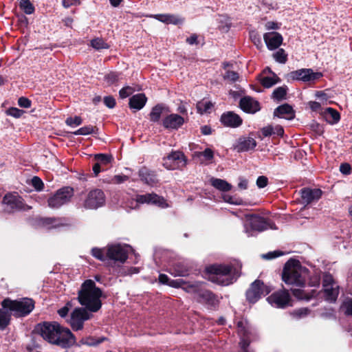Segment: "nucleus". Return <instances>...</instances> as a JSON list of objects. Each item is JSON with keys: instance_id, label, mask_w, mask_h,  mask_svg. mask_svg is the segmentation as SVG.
<instances>
[{"instance_id": "f257e3e1", "label": "nucleus", "mask_w": 352, "mask_h": 352, "mask_svg": "<svg viewBox=\"0 0 352 352\" xmlns=\"http://www.w3.org/2000/svg\"><path fill=\"white\" fill-rule=\"evenodd\" d=\"M35 331L49 343L58 345L62 348H68L76 342L74 336L70 330L60 326L58 322H43L38 324Z\"/></svg>"}, {"instance_id": "f03ea898", "label": "nucleus", "mask_w": 352, "mask_h": 352, "mask_svg": "<svg viewBox=\"0 0 352 352\" xmlns=\"http://www.w3.org/2000/svg\"><path fill=\"white\" fill-rule=\"evenodd\" d=\"M102 292L97 287L94 280H86L81 285L78 293V300L80 304L91 312L98 311L102 306L100 298Z\"/></svg>"}, {"instance_id": "7ed1b4c3", "label": "nucleus", "mask_w": 352, "mask_h": 352, "mask_svg": "<svg viewBox=\"0 0 352 352\" xmlns=\"http://www.w3.org/2000/svg\"><path fill=\"white\" fill-rule=\"evenodd\" d=\"M303 271L304 269L298 261L290 259L285 265L282 279L287 285L302 287L305 283L302 275Z\"/></svg>"}, {"instance_id": "20e7f679", "label": "nucleus", "mask_w": 352, "mask_h": 352, "mask_svg": "<svg viewBox=\"0 0 352 352\" xmlns=\"http://www.w3.org/2000/svg\"><path fill=\"white\" fill-rule=\"evenodd\" d=\"M210 274L209 279L219 285H228L233 281L232 268L230 265H212L207 267Z\"/></svg>"}, {"instance_id": "39448f33", "label": "nucleus", "mask_w": 352, "mask_h": 352, "mask_svg": "<svg viewBox=\"0 0 352 352\" xmlns=\"http://www.w3.org/2000/svg\"><path fill=\"white\" fill-rule=\"evenodd\" d=\"M1 306L17 316L29 314L34 307V302L30 298H23L19 300L6 298L1 302Z\"/></svg>"}, {"instance_id": "423d86ee", "label": "nucleus", "mask_w": 352, "mask_h": 352, "mask_svg": "<svg viewBox=\"0 0 352 352\" xmlns=\"http://www.w3.org/2000/svg\"><path fill=\"white\" fill-rule=\"evenodd\" d=\"M131 247L120 244L108 245L105 248V253L107 258L115 262L124 263L127 259Z\"/></svg>"}, {"instance_id": "0eeeda50", "label": "nucleus", "mask_w": 352, "mask_h": 352, "mask_svg": "<svg viewBox=\"0 0 352 352\" xmlns=\"http://www.w3.org/2000/svg\"><path fill=\"white\" fill-rule=\"evenodd\" d=\"M74 195L73 188L64 187L58 190L48 200V206L52 208H58L68 203Z\"/></svg>"}, {"instance_id": "6e6552de", "label": "nucleus", "mask_w": 352, "mask_h": 352, "mask_svg": "<svg viewBox=\"0 0 352 352\" xmlns=\"http://www.w3.org/2000/svg\"><path fill=\"white\" fill-rule=\"evenodd\" d=\"M245 219V227L246 229V232H248V226H250L252 230H256L258 232H262L268 228L276 229L275 226L272 224H270L265 219L257 214H246L244 216Z\"/></svg>"}, {"instance_id": "1a4fd4ad", "label": "nucleus", "mask_w": 352, "mask_h": 352, "mask_svg": "<svg viewBox=\"0 0 352 352\" xmlns=\"http://www.w3.org/2000/svg\"><path fill=\"white\" fill-rule=\"evenodd\" d=\"M106 197L101 189L91 190L84 201V207L87 209H97L104 205Z\"/></svg>"}, {"instance_id": "9d476101", "label": "nucleus", "mask_w": 352, "mask_h": 352, "mask_svg": "<svg viewBox=\"0 0 352 352\" xmlns=\"http://www.w3.org/2000/svg\"><path fill=\"white\" fill-rule=\"evenodd\" d=\"M186 165V157L180 151H173L163 158V166L168 170L181 169Z\"/></svg>"}, {"instance_id": "9b49d317", "label": "nucleus", "mask_w": 352, "mask_h": 352, "mask_svg": "<svg viewBox=\"0 0 352 352\" xmlns=\"http://www.w3.org/2000/svg\"><path fill=\"white\" fill-rule=\"evenodd\" d=\"M86 308H76L71 314L69 324L74 331L80 330L85 320L91 318L92 314Z\"/></svg>"}, {"instance_id": "f8f14e48", "label": "nucleus", "mask_w": 352, "mask_h": 352, "mask_svg": "<svg viewBox=\"0 0 352 352\" xmlns=\"http://www.w3.org/2000/svg\"><path fill=\"white\" fill-rule=\"evenodd\" d=\"M322 285L325 298L329 301H335L339 294V287L330 274H324Z\"/></svg>"}, {"instance_id": "ddd939ff", "label": "nucleus", "mask_w": 352, "mask_h": 352, "mask_svg": "<svg viewBox=\"0 0 352 352\" xmlns=\"http://www.w3.org/2000/svg\"><path fill=\"white\" fill-rule=\"evenodd\" d=\"M270 292V289L264 285L263 282L256 280L252 283L250 287L247 291L246 297L250 302L254 303L262 295H267Z\"/></svg>"}, {"instance_id": "4468645a", "label": "nucleus", "mask_w": 352, "mask_h": 352, "mask_svg": "<svg viewBox=\"0 0 352 352\" xmlns=\"http://www.w3.org/2000/svg\"><path fill=\"white\" fill-rule=\"evenodd\" d=\"M289 76L292 80L311 82L319 79L322 74L320 72H314L311 69H300L292 72Z\"/></svg>"}, {"instance_id": "2eb2a0df", "label": "nucleus", "mask_w": 352, "mask_h": 352, "mask_svg": "<svg viewBox=\"0 0 352 352\" xmlns=\"http://www.w3.org/2000/svg\"><path fill=\"white\" fill-rule=\"evenodd\" d=\"M5 205L4 210L8 212H12L24 208L21 198L16 194H8L3 199Z\"/></svg>"}, {"instance_id": "dca6fc26", "label": "nucleus", "mask_w": 352, "mask_h": 352, "mask_svg": "<svg viewBox=\"0 0 352 352\" xmlns=\"http://www.w3.org/2000/svg\"><path fill=\"white\" fill-rule=\"evenodd\" d=\"M290 300V295L287 290L274 292L267 298V301L272 305L283 308L287 305Z\"/></svg>"}, {"instance_id": "f3484780", "label": "nucleus", "mask_w": 352, "mask_h": 352, "mask_svg": "<svg viewBox=\"0 0 352 352\" xmlns=\"http://www.w3.org/2000/svg\"><path fill=\"white\" fill-rule=\"evenodd\" d=\"M170 286L175 288L181 287L188 293L197 294L199 292L201 283L199 282H186L183 279L172 280Z\"/></svg>"}, {"instance_id": "a211bd4d", "label": "nucleus", "mask_w": 352, "mask_h": 352, "mask_svg": "<svg viewBox=\"0 0 352 352\" xmlns=\"http://www.w3.org/2000/svg\"><path fill=\"white\" fill-rule=\"evenodd\" d=\"M138 204H153L158 205L160 207L166 208L168 204L166 203L165 199L155 193H148L146 195H138L136 198Z\"/></svg>"}, {"instance_id": "6ab92c4d", "label": "nucleus", "mask_w": 352, "mask_h": 352, "mask_svg": "<svg viewBox=\"0 0 352 352\" xmlns=\"http://www.w3.org/2000/svg\"><path fill=\"white\" fill-rule=\"evenodd\" d=\"M263 39L268 49L271 50L278 48L283 43L282 36L276 32L265 33Z\"/></svg>"}, {"instance_id": "aec40b11", "label": "nucleus", "mask_w": 352, "mask_h": 352, "mask_svg": "<svg viewBox=\"0 0 352 352\" xmlns=\"http://www.w3.org/2000/svg\"><path fill=\"white\" fill-rule=\"evenodd\" d=\"M222 124L228 127H238L242 124V119L237 114L228 111L223 113L221 117Z\"/></svg>"}, {"instance_id": "412c9836", "label": "nucleus", "mask_w": 352, "mask_h": 352, "mask_svg": "<svg viewBox=\"0 0 352 352\" xmlns=\"http://www.w3.org/2000/svg\"><path fill=\"white\" fill-rule=\"evenodd\" d=\"M184 119L178 114H170L163 120V126L169 129H177L183 125Z\"/></svg>"}, {"instance_id": "4be33fe9", "label": "nucleus", "mask_w": 352, "mask_h": 352, "mask_svg": "<svg viewBox=\"0 0 352 352\" xmlns=\"http://www.w3.org/2000/svg\"><path fill=\"white\" fill-rule=\"evenodd\" d=\"M322 195L321 190L318 188H304L301 190V198L304 203L308 204L318 200Z\"/></svg>"}, {"instance_id": "5701e85b", "label": "nucleus", "mask_w": 352, "mask_h": 352, "mask_svg": "<svg viewBox=\"0 0 352 352\" xmlns=\"http://www.w3.org/2000/svg\"><path fill=\"white\" fill-rule=\"evenodd\" d=\"M241 108L248 113H255L260 109L259 103L251 97H244L240 100Z\"/></svg>"}, {"instance_id": "b1692460", "label": "nucleus", "mask_w": 352, "mask_h": 352, "mask_svg": "<svg viewBox=\"0 0 352 352\" xmlns=\"http://www.w3.org/2000/svg\"><path fill=\"white\" fill-rule=\"evenodd\" d=\"M197 300L201 303H206L210 305H214L217 302L216 296L210 291L202 289L201 287L199 292L197 294Z\"/></svg>"}, {"instance_id": "393cba45", "label": "nucleus", "mask_w": 352, "mask_h": 352, "mask_svg": "<svg viewBox=\"0 0 352 352\" xmlns=\"http://www.w3.org/2000/svg\"><path fill=\"white\" fill-rule=\"evenodd\" d=\"M256 146V142L254 138L250 137L241 138L235 146V149L238 152H244L254 148Z\"/></svg>"}, {"instance_id": "a878e982", "label": "nucleus", "mask_w": 352, "mask_h": 352, "mask_svg": "<svg viewBox=\"0 0 352 352\" xmlns=\"http://www.w3.org/2000/svg\"><path fill=\"white\" fill-rule=\"evenodd\" d=\"M139 175L142 181L151 186L156 184L158 182L155 173L146 167H143L140 170Z\"/></svg>"}, {"instance_id": "bb28decb", "label": "nucleus", "mask_w": 352, "mask_h": 352, "mask_svg": "<svg viewBox=\"0 0 352 352\" xmlns=\"http://www.w3.org/2000/svg\"><path fill=\"white\" fill-rule=\"evenodd\" d=\"M320 114L323 116L324 120L331 124L338 123L340 119L338 111L331 107L321 111Z\"/></svg>"}, {"instance_id": "cd10ccee", "label": "nucleus", "mask_w": 352, "mask_h": 352, "mask_svg": "<svg viewBox=\"0 0 352 352\" xmlns=\"http://www.w3.org/2000/svg\"><path fill=\"white\" fill-rule=\"evenodd\" d=\"M274 116L280 118L292 119L294 117V111L290 105L284 104L274 110Z\"/></svg>"}, {"instance_id": "c85d7f7f", "label": "nucleus", "mask_w": 352, "mask_h": 352, "mask_svg": "<svg viewBox=\"0 0 352 352\" xmlns=\"http://www.w3.org/2000/svg\"><path fill=\"white\" fill-rule=\"evenodd\" d=\"M147 98L144 94H138L129 99V107L131 109L140 110L144 107Z\"/></svg>"}, {"instance_id": "c756f323", "label": "nucleus", "mask_w": 352, "mask_h": 352, "mask_svg": "<svg viewBox=\"0 0 352 352\" xmlns=\"http://www.w3.org/2000/svg\"><path fill=\"white\" fill-rule=\"evenodd\" d=\"M211 184L217 189L225 192L229 191L232 188L229 183L221 179L212 178L211 179Z\"/></svg>"}, {"instance_id": "7c9ffc66", "label": "nucleus", "mask_w": 352, "mask_h": 352, "mask_svg": "<svg viewBox=\"0 0 352 352\" xmlns=\"http://www.w3.org/2000/svg\"><path fill=\"white\" fill-rule=\"evenodd\" d=\"M213 107V104L208 100H203L197 104V111L200 114L209 113Z\"/></svg>"}, {"instance_id": "2f4dec72", "label": "nucleus", "mask_w": 352, "mask_h": 352, "mask_svg": "<svg viewBox=\"0 0 352 352\" xmlns=\"http://www.w3.org/2000/svg\"><path fill=\"white\" fill-rule=\"evenodd\" d=\"M155 18L166 23L178 24L182 22L181 19L171 14H158Z\"/></svg>"}, {"instance_id": "473e14b6", "label": "nucleus", "mask_w": 352, "mask_h": 352, "mask_svg": "<svg viewBox=\"0 0 352 352\" xmlns=\"http://www.w3.org/2000/svg\"><path fill=\"white\" fill-rule=\"evenodd\" d=\"M165 109V107L160 104L155 106L149 114L151 121L154 122L159 121Z\"/></svg>"}, {"instance_id": "72a5a7b5", "label": "nucleus", "mask_w": 352, "mask_h": 352, "mask_svg": "<svg viewBox=\"0 0 352 352\" xmlns=\"http://www.w3.org/2000/svg\"><path fill=\"white\" fill-rule=\"evenodd\" d=\"M272 74V76H264L261 78V84L264 87L270 88L280 81V78L275 74Z\"/></svg>"}, {"instance_id": "f704fd0d", "label": "nucleus", "mask_w": 352, "mask_h": 352, "mask_svg": "<svg viewBox=\"0 0 352 352\" xmlns=\"http://www.w3.org/2000/svg\"><path fill=\"white\" fill-rule=\"evenodd\" d=\"M293 295L300 300H309L312 296H314L315 291L312 290L311 293H307L302 289H292Z\"/></svg>"}, {"instance_id": "c9c22d12", "label": "nucleus", "mask_w": 352, "mask_h": 352, "mask_svg": "<svg viewBox=\"0 0 352 352\" xmlns=\"http://www.w3.org/2000/svg\"><path fill=\"white\" fill-rule=\"evenodd\" d=\"M188 268L182 264H175L170 270V273L175 276H185L188 274Z\"/></svg>"}, {"instance_id": "e433bc0d", "label": "nucleus", "mask_w": 352, "mask_h": 352, "mask_svg": "<svg viewBox=\"0 0 352 352\" xmlns=\"http://www.w3.org/2000/svg\"><path fill=\"white\" fill-rule=\"evenodd\" d=\"M91 46L96 50L109 48V45L102 38L92 39L91 41Z\"/></svg>"}, {"instance_id": "4c0bfd02", "label": "nucleus", "mask_w": 352, "mask_h": 352, "mask_svg": "<svg viewBox=\"0 0 352 352\" xmlns=\"http://www.w3.org/2000/svg\"><path fill=\"white\" fill-rule=\"evenodd\" d=\"M19 6L27 14H31L34 12V7L30 0H21Z\"/></svg>"}, {"instance_id": "58836bf2", "label": "nucleus", "mask_w": 352, "mask_h": 352, "mask_svg": "<svg viewBox=\"0 0 352 352\" xmlns=\"http://www.w3.org/2000/svg\"><path fill=\"white\" fill-rule=\"evenodd\" d=\"M96 131H97V129L96 126L89 125V126H85L80 128L79 129H78L77 131L74 132V134L76 135H85L94 133L96 132Z\"/></svg>"}, {"instance_id": "ea45409f", "label": "nucleus", "mask_w": 352, "mask_h": 352, "mask_svg": "<svg viewBox=\"0 0 352 352\" xmlns=\"http://www.w3.org/2000/svg\"><path fill=\"white\" fill-rule=\"evenodd\" d=\"M94 158L97 162L102 166H105L110 164L112 160L111 155L106 154H96Z\"/></svg>"}, {"instance_id": "a19ab883", "label": "nucleus", "mask_w": 352, "mask_h": 352, "mask_svg": "<svg viewBox=\"0 0 352 352\" xmlns=\"http://www.w3.org/2000/svg\"><path fill=\"white\" fill-rule=\"evenodd\" d=\"M340 309L344 314L352 316V298H346L344 300Z\"/></svg>"}, {"instance_id": "79ce46f5", "label": "nucleus", "mask_w": 352, "mask_h": 352, "mask_svg": "<svg viewBox=\"0 0 352 352\" xmlns=\"http://www.w3.org/2000/svg\"><path fill=\"white\" fill-rule=\"evenodd\" d=\"M287 94V87H279L276 88L272 94V98L274 99L280 100L285 98V96Z\"/></svg>"}, {"instance_id": "37998d69", "label": "nucleus", "mask_w": 352, "mask_h": 352, "mask_svg": "<svg viewBox=\"0 0 352 352\" xmlns=\"http://www.w3.org/2000/svg\"><path fill=\"white\" fill-rule=\"evenodd\" d=\"M10 315L0 309V329H4L10 323Z\"/></svg>"}, {"instance_id": "c03bdc74", "label": "nucleus", "mask_w": 352, "mask_h": 352, "mask_svg": "<svg viewBox=\"0 0 352 352\" xmlns=\"http://www.w3.org/2000/svg\"><path fill=\"white\" fill-rule=\"evenodd\" d=\"M287 56L285 54V50L283 49H279L276 53L273 54V57L274 58V59L277 62L283 64L286 63L287 60Z\"/></svg>"}, {"instance_id": "a18cd8bd", "label": "nucleus", "mask_w": 352, "mask_h": 352, "mask_svg": "<svg viewBox=\"0 0 352 352\" xmlns=\"http://www.w3.org/2000/svg\"><path fill=\"white\" fill-rule=\"evenodd\" d=\"M119 80V74L117 72H111L104 76V81L109 85H113L117 82Z\"/></svg>"}, {"instance_id": "49530a36", "label": "nucleus", "mask_w": 352, "mask_h": 352, "mask_svg": "<svg viewBox=\"0 0 352 352\" xmlns=\"http://www.w3.org/2000/svg\"><path fill=\"white\" fill-rule=\"evenodd\" d=\"M91 252L92 255L98 260L104 261L107 258L105 253V248L103 249L93 248Z\"/></svg>"}, {"instance_id": "de8ad7c7", "label": "nucleus", "mask_w": 352, "mask_h": 352, "mask_svg": "<svg viewBox=\"0 0 352 352\" xmlns=\"http://www.w3.org/2000/svg\"><path fill=\"white\" fill-rule=\"evenodd\" d=\"M239 78V74L234 71L228 70L223 75V79L231 82H236Z\"/></svg>"}, {"instance_id": "09e8293b", "label": "nucleus", "mask_w": 352, "mask_h": 352, "mask_svg": "<svg viewBox=\"0 0 352 352\" xmlns=\"http://www.w3.org/2000/svg\"><path fill=\"white\" fill-rule=\"evenodd\" d=\"M135 91V89L129 86H126L120 89L119 94L120 98H126V97L131 95Z\"/></svg>"}, {"instance_id": "8fccbe9b", "label": "nucleus", "mask_w": 352, "mask_h": 352, "mask_svg": "<svg viewBox=\"0 0 352 352\" xmlns=\"http://www.w3.org/2000/svg\"><path fill=\"white\" fill-rule=\"evenodd\" d=\"M66 124L69 126H78L82 123V119L76 116L74 118H68L65 121Z\"/></svg>"}, {"instance_id": "3c124183", "label": "nucleus", "mask_w": 352, "mask_h": 352, "mask_svg": "<svg viewBox=\"0 0 352 352\" xmlns=\"http://www.w3.org/2000/svg\"><path fill=\"white\" fill-rule=\"evenodd\" d=\"M32 184L37 190H41L43 188V183L42 180L36 176L32 179Z\"/></svg>"}, {"instance_id": "603ef678", "label": "nucleus", "mask_w": 352, "mask_h": 352, "mask_svg": "<svg viewBox=\"0 0 352 352\" xmlns=\"http://www.w3.org/2000/svg\"><path fill=\"white\" fill-rule=\"evenodd\" d=\"M250 37L252 42L256 45L257 47L259 45H262V42L261 37L258 33H256L254 31H252L250 33Z\"/></svg>"}, {"instance_id": "864d4df0", "label": "nucleus", "mask_w": 352, "mask_h": 352, "mask_svg": "<svg viewBox=\"0 0 352 352\" xmlns=\"http://www.w3.org/2000/svg\"><path fill=\"white\" fill-rule=\"evenodd\" d=\"M7 112H8V115H10L12 117H14V118H19L24 113V111L23 110L19 109L15 107L10 108Z\"/></svg>"}, {"instance_id": "5fc2aeb1", "label": "nucleus", "mask_w": 352, "mask_h": 352, "mask_svg": "<svg viewBox=\"0 0 352 352\" xmlns=\"http://www.w3.org/2000/svg\"><path fill=\"white\" fill-rule=\"evenodd\" d=\"M283 253L280 251H274L268 252L267 254H263L262 258L265 259H273L278 256H282Z\"/></svg>"}, {"instance_id": "6e6d98bb", "label": "nucleus", "mask_w": 352, "mask_h": 352, "mask_svg": "<svg viewBox=\"0 0 352 352\" xmlns=\"http://www.w3.org/2000/svg\"><path fill=\"white\" fill-rule=\"evenodd\" d=\"M128 179V177L126 175H115L111 179V183L119 184L123 183Z\"/></svg>"}, {"instance_id": "4d7b16f0", "label": "nucleus", "mask_w": 352, "mask_h": 352, "mask_svg": "<svg viewBox=\"0 0 352 352\" xmlns=\"http://www.w3.org/2000/svg\"><path fill=\"white\" fill-rule=\"evenodd\" d=\"M198 156H204L206 160H210L213 158L214 153L210 148H206L203 152L199 153Z\"/></svg>"}, {"instance_id": "13d9d810", "label": "nucleus", "mask_w": 352, "mask_h": 352, "mask_svg": "<svg viewBox=\"0 0 352 352\" xmlns=\"http://www.w3.org/2000/svg\"><path fill=\"white\" fill-rule=\"evenodd\" d=\"M18 104L21 107L29 108L31 106V101L27 98L21 97L19 98Z\"/></svg>"}, {"instance_id": "bf43d9fd", "label": "nucleus", "mask_w": 352, "mask_h": 352, "mask_svg": "<svg viewBox=\"0 0 352 352\" xmlns=\"http://www.w3.org/2000/svg\"><path fill=\"white\" fill-rule=\"evenodd\" d=\"M340 172L344 175H349L351 172V167L348 163H343L340 166Z\"/></svg>"}, {"instance_id": "052dcab7", "label": "nucleus", "mask_w": 352, "mask_h": 352, "mask_svg": "<svg viewBox=\"0 0 352 352\" xmlns=\"http://www.w3.org/2000/svg\"><path fill=\"white\" fill-rule=\"evenodd\" d=\"M268 179L265 176H260L256 180V185L258 188H264L267 185Z\"/></svg>"}, {"instance_id": "680f3d73", "label": "nucleus", "mask_w": 352, "mask_h": 352, "mask_svg": "<svg viewBox=\"0 0 352 352\" xmlns=\"http://www.w3.org/2000/svg\"><path fill=\"white\" fill-rule=\"evenodd\" d=\"M104 103L109 108H113L116 105V100L111 96H106L104 98Z\"/></svg>"}, {"instance_id": "e2e57ef3", "label": "nucleus", "mask_w": 352, "mask_h": 352, "mask_svg": "<svg viewBox=\"0 0 352 352\" xmlns=\"http://www.w3.org/2000/svg\"><path fill=\"white\" fill-rule=\"evenodd\" d=\"M261 132L265 137L270 136L273 134L274 132V127L272 126H267L265 127H263L261 129Z\"/></svg>"}, {"instance_id": "0e129e2a", "label": "nucleus", "mask_w": 352, "mask_h": 352, "mask_svg": "<svg viewBox=\"0 0 352 352\" xmlns=\"http://www.w3.org/2000/svg\"><path fill=\"white\" fill-rule=\"evenodd\" d=\"M171 280H169L168 276L166 274H161L159 276V281H160V283H161L162 284H167V285H170V283Z\"/></svg>"}, {"instance_id": "69168bd1", "label": "nucleus", "mask_w": 352, "mask_h": 352, "mask_svg": "<svg viewBox=\"0 0 352 352\" xmlns=\"http://www.w3.org/2000/svg\"><path fill=\"white\" fill-rule=\"evenodd\" d=\"M309 107L314 111H319L321 109V105L319 102L316 101H311L309 103Z\"/></svg>"}, {"instance_id": "338daca9", "label": "nucleus", "mask_w": 352, "mask_h": 352, "mask_svg": "<svg viewBox=\"0 0 352 352\" xmlns=\"http://www.w3.org/2000/svg\"><path fill=\"white\" fill-rule=\"evenodd\" d=\"M186 42L190 45L197 44V36L196 34H192L190 37L186 38Z\"/></svg>"}, {"instance_id": "774afa93", "label": "nucleus", "mask_w": 352, "mask_h": 352, "mask_svg": "<svg viewBox=\"0 0 352 352\" xmlns=\"http://www.w3.org/2000/svg\"><path fill=\"white\" fill-rule=\"evenodd\" d=\"M265 28L267 30H276L278 28V25L275 22L268 21L265 23Z\"/></svg>"}]
</instances>
